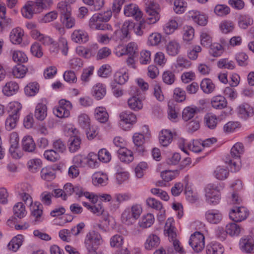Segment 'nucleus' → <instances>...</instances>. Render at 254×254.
<instances>
[{"instance_id": "obj_1", "label": "nucleus", "mask_w": 254, "mask_h": 254, "mask_svg": "<svg viewBox=\"0 0 254 254\" xmlns=\"http://www.w3.org/2000/svg\"><path fill=\"white\" fill-rule=\"evenodd\" d=\"M112 15L111 10H107L103 13H96L90 19L89 26L91 28L98 30H111V25L106 22L111 19Z\"/></svg>"}, {"instance_id": "obj_2", "label": "nucleus", "mask_w": 254, "mask_h": 254, "mask_svg": "<svg viewBox=\"0 0 254 254\" xmlns=\"http://www.w3.org/2000/svg\"><path fill=\"white\" fill-rule=\"evenodd\" d=\"M142 213V207L140 205L135 204L130 208L126 209L122 213V221L127 225L133 224Z\"/></svg>"}, {"instance_id": "obj_3", "label": "nucleus", "mask_w": 254, "mask_h": 254, "mask_svg": "<svg viewBox=\"0 0 254 254\" xmlns=\"http://www.w3.org/2000/svg\"><path fill=\"white\" fill-rule=\"evenodd\" d=\"M102 243L101 235L95 231L88 232L84 240V244L88 251L96 250Z\"/></svg>"}, {"instance_id": "obj_4", "label": "nucleus", "mask_w": 254, "mask_h": 254, "mask_svg": "<svg viewBox=\"0 0 254 254\" xmlns=\"http://www.w3.org/2000/svg\"><path fill=\"white\" fill-rule=\"evenodd\" d=\"M205 192L206 201L208 204L210 205L218 204L221 199L220 193L215 185L208 184L205 188Z\"/></svg>"}, {"instance_id": "obj_5", "label": "nucleus", "mask_w": 254, "mask_h": 254, "mask_svg": "<svg viewBox=\"0 0 254 254\" xmlns=\"http://www.w3.org/2000/svg\"><path fill=\"white\" fill-rule=\"evenodd\" d=\"M145 4L147 16L145 22L149 24L156 23L160 18L158 11V4L154 1Z\"/></svg>"}, {"instance_id": "obj_6", "label": "nucleus", "mask_w": 254, "mask_h": 254, "mask_svg": "<svg viewBox=\"0 0 254 254\" xmlns=\"http://www.w3.org/2000/svg\"><path fill=\"white\" fill-rule=\"evenodd\" d=\"M146 132L138 133L136 132L134 133L132 136V140L134 144L135 149L139 153H142L145 150V147L144 146V143L145 141V138H148L150 135V134L148 133V128L146 126H144Z\"/></svg>"}, {"instance_id": "obj_7", "label": "nucleus", "mask_w": 254, "mask_h": 254, "mask_svg": "<svg viewBox=\"0 0 254 254\" xmlns=\"http://www.w3.org/2000/svg\"><path fill=\"white\" fill-rule=\"evenodd\" d=\"M120 126L125 130L129 129L136 121L135 115L130 111L122 112L120 115Z\"/></svg>"}, {"instance_id": "obj_8", "label": "nucleus", "mask_w": 254, "mask_h": 254, "mask_svg": "<svg viewBox=\"0 0 254 254\" xmlns=\"http://www.w3.org/2000/svg\"><path fill=\"white\" fill-rule=\"evenodd\" d=\"M70 136L68 139V148L71 153H74L79 149V132L78 130L73 127L68 128Z\"/></svg>"}, {"instance_id": "obj_9", "label": "nucleus", "mask_w": 254, "mask_h": 254, "mask_svg": "<svg viewBox=\"0 0 254 254\" xmlns=\"http://www.w3.org/2000/svg\"><path fill=\"white\" fill-rule=\"evenodd\" d=\"M137 47L136 43L130 42L128 43L126 47L122 45H118L115 49V53L118 57L122 56L124 55H128L130 56H136Z\"/></svg>"}, {"instance_id": "obj_10", "label": "nucleus", "mask_w": 254, "mask_h": 254, "mask_svg": "<svg viewBox=\"0 0 254 254\" xmlns=\"http://www.w3.org/2000/svg\"><path fill=\"white\" fill-rule=\"evenodd\" d=\"M82 196H84L89 199L93 203H97L98 198H100L102 201H104L105 202L110 201L112 199V196L110 194H95L88 191H84L82 189H80V197Z\"/></svg>"}, {"instance_id": "obj_11", "label": "nucleus", "mask_w": 254, "mask_h": 254, "mask_svg": "<svg viewBox=\"0 0 254 254\" xmlns=\"http://www.w3.org/2000/svg\"><path fill=\"white\" fill-rule=\"evenodd\" d=\"M97 155L93 152L89 153L87 156H81L80 167L88 166L91 168H96L99 163L97 161Z\"/></svg>"}, {"instance_id": "obj_12", "label": "nucleus", "mask_w": 254, "mask_h": 254, "mask_svg": "<svg viewBox=\"0 0 254 254\" xmlns=\"http://www.w3.org/2000/svg\"><path fill=\"white\" fill-rule=\"evenodd\" d=\"M9 141L10 144L9 151L13 158L17 159L20 156L16 152L18 147L19 137L17 133L12 132L9 135Z\"/></svg>"}, {"instance_id": "obj_13", "label": "nucleus", "mask_w": 254, "mask_h": 254, "mask_svg": "<svg viewBox=\"0 0 254 254\" xmlns=\"http://www.w3.org/2000/svg\"><path fill=\"white\" fill-rule=\"evenodd\" d=\"M237 113L240 118L246 120L254 115V110L249 104L243 103L237 108Z\"/></svg>"}, {"instance_id": "obj_14", "label": "nucleus", "mask_w": 254, "mask_h": 254, "mask_svg": "<svg viewBox=\"0 0 254 254\" xmlns=\"http://www.w3.org/2000/svg\"><path fill=\"white\" fill-rule=\"evenodd\" d=\"M37 6L36 2L32 1H29L26 2L21 9L22 15L28 19L32 18L33 14L38 11L35 10Z\"/></svg>"}, {"instance_id": "obj_15", "label": "nucleus", "mask_w": 254, "mask_h": 254, "mask_svg": "<svg viewBox=\"0 0 254 254\" xmlns=\"http://www.w3.org/2000/svg\"><path fill=\"white\" fill-rule=\"evenodd\" d=\"M31 192V187L27 184H23L21 186V191L19 192L20 198L27 205H31L32 198L30 193Z\"/></svg>"}, {"instance_id": "obj_16", "label": "nucleus", "mask_w": 254, "mask_h": 254, "mask_svg": "<svg viewBox=\"0 0 254 254\" xmlns=\"http://www.w3.org/2000/svg\"><path fill=\"white\" fill-rule=\"evenodd\" d=\"M222 214L217 210H209L205 213L206 220L211 224H217L219 223L222 220Z\"/></svg>"}, {"instance_id": "obj_17", "label": "nucleus", "mask_w": 254, "mask_h": 254, "mask_svg": "<svg viewBox=\"0 0 254 254\" xmlns=\"http://www.w3.org/2000/svg\"><path fill=\"white\" fill-rule=\"evenodd\" d=\"M124 14L127 16H132L137 20L141 17V12L136 4H130L125 6Z\"/></svg>"}, {"instance_id": "obj_18", "label": "nucleus", "mask_w": 254, "mask_h": 254, "mask_svg": "<svg viewBox=\"0 0 254 254\" xmlns=\"http://www.w3.org/2000/svg\"><path fill=\"white\" fill-rule=\"evenodd\" d=\"M32 37L39 42L45 46H49L53 43V39L50 37L41 33L37 29H34L30 32Z\"/></svg>"}, {"instance_id": "obj_19", "label": "nucleus", "mask_w": 254, "mask_h": 254, "mask_svg": "<svg viewBox=\"0 0 254 254\" xmlns=\"http://www.w3.org/2000/svg\"><path fill=\"white\" fill-rule=\"evenodd\" d=\"M23 35L24 31L21 28L19 27L15 28L10 33V40L13 44H19L22 41Z\"/></svg>"}, {"instance_id": "obj_20", "label": "nucleus", "mask_w": 254, "mask_h": 254, "mask_svg": "<svg viewBox=\"0 0 254 254\" xmlns=\"http://www.w3.org/2000/svg\"><path fill=\"white\" fill-rule=\"evenodd\" d=\"M189 16L200 26H205L207 23V17L206 15L201 14L199 11L192 10L189 12Z\"/></svg>"}, {"instance_id": "obj_21", "label": "nucleus", "mask_w": 254, "mask_h": 254, "mask_svg": "<svg viewBox=\"0 0 254 254\" xmlns=\"http://www.w3.org/2000/svg\"><path fill=\"white\" fill-rule=\"evenodd\" d=\"M23 150L28 152H33L36 149V144L31 136H24L22 140Z\"/></svg>"}, {"instance_id": "obj_22", "label": "nucleus", "mask_w": 254, "mask_h": 254, "mask_svg": "<svg viewBox=\"0 0 254 254\" xmlns=\"http://www.w3.org/2000/svg\"><path fill=\"white\" fill-rule=\"evenodd\" d=\"M106 94V86L102 83H97L93 87L92 95L97 100L102 99Z\"/></svg>"}, {"instance_id": "obj_23", "label": "nucleus", "mask_w": 254, "mask_h": 254, "mask_svg": "<svg viewBox=\"0 0 254 254\" xmlns=\"http://www.w3.org/2000/svg\"><path fill=\"white\" fill-rule=\"evenodd\" d=\"M41 177L45 181H52L56 177L55 169L49 166L43 168L41 171Z\"/></svg>"}, {"instance_id": "obj_24", "label": "nucleus", "mask_w": 254, "mask_h": 254, "mask_svg": "<svg viewBox=\"0 0 254 254\" xmlns=\"http://www.w3.org/2000/svg\"><path fill=\"white\" fill-rule=\"evenodd\" d=\"M23 238L22 235H17L13 237L7 245L8 250L14 252H16L22 245Z\"/></svg>"}, {"instance_id": "obj_25", "label": "nucleus", "mask_w": 254, "mask_h": 254, "mask_svg": "<svg viewBox=\"0 0 254 254\" xmlns=\"http://www.w3.org/2000/svg\"><path fill=\"white\" fill-rule=\"evenodd\" d=\"M173 221V218H168L165 226V231H166V233L168 234L169 241L172 242L177 240L176 239L177 234L175 232V227L172 225Z\"/></svg>"}, {"instance_id": "obj_26", "label": "nucleus", "mask_w": 254, "mask_h": 254, "mask_svg": "<svg viewBox=\"0 0 254 254\" xmlns=\"http://www.w3.org/2000/svg\"><path fill=\"white\" fill-rule=\"evenodd\" d=\"M211 104L213 108L221 110L227 106V101L222 96H216L212 98Z\"/></svg>"}, {"instance_id": "obj_27", "label": "nucleus", "mask_w": 254, "mask_h": 254, "mask_svg": "<svg viewBox=\"0 0 254 254\" xmlns=\"http://www.w3.org/2000/svg\"><path fill=\"white\" fill-rule=\"evenodd\" d=\"M118 154L120 160L123 162L129 163L133 160L132 151L126 148L120 149L118 151Z\"/></svg>"}, {"instance_id": "obj_28", "label": "nucleus", "mask_w": 254, "mask_h": 254, "mask_svg": "<svg viewBox=\"0 0 254 254\" xmlns=\"http://www.w3.org/2000/svg\"><path fill=\"white\" fill-rule=\"evenodd\" d=\"M173 134L168 129L162 130L159 134V141L163 146H168L172 141Z\"/></svg>"}, {"instance_id": "obj_29", "label": "nucleus", "mask_w": 254, "mask_h": 254, "mask_svg": "<svg viewBox=\"0 0 254 254\" xmlns=\"http://www.w3.org/2000/svg\"><path fill=\"white\" fill-rule=\"evenodd\" d=\"M95 118L101 123H106L108 120L109 115L105 108L97 107L95 110Z\"/></svg>"}, {"instance_id": "obj_30", "label": "nucleus", "mask_w": 254, "mask_h": 254, "mask_svg": "<svg viewBox=\"0 0 254 254\" xmlns=\"http://www.w3.org/2000/svg\"><path fill=\"white\" fill-rule=\"evenodd\" d=\"M19 89L18 85L15 82L10 81L5 84L2 88L4 95L10 96L15 94Z\"/></svg>"}, {"instance_id": "obj_31", "label": "nucleus", "mask_w": 254, "mask_h": 254, "mask_svg": "<svg viewBox=\"0 0 254 254\" xmlns=\"http://www.w3.org/2000/svg\"><path fill=\"white\" fill-rule=\"evenodd\" d=\"M181 46L179 43L176 40L170 41L166 45V51L169 55L172 56L178 55Z\"/></svg>"}, {"instance_id": "obj_32", "label": "nucleus", "mask_w": 254, "mask_h": 254, "mask_svg": "<svg viewBox=\"0 0 254 254\" xmlns=\"http://www.w3.org/2000/svg\"><path fill=\"white\" fill-rule=\"evenodd\" d=\"M47 112L46 105L43 103H39L36 106L34 116L37 120L43 121L47 116Z\"/></svg>"}, {"instance_id": "obj_33", "label": "nucleus", "mask_w": 254, "mask_h": 254, "mask_svg": "<svg viewBox=\"0 0 254 254\" xmlns=\"http://www.w3.org/2000/svg\"><path fill=\"white\" fill-rule=\"evenodd\" d=\"M160 239L156 235H150L146 240L144 246L146 250H151L153 248H156L160 244Z\"/></svg>"}, {"instance_id": "obj_34", "label": "nucleus", "mask_w": 254, "mask_h": 254, "mask_svg": "<svg viewBox=\"0 0 254 254\" xmlns=\"http://www.w3.org/2000/svg\"><path fill=\"white\" fill-rule=\"evenodd\" d=\"M253 240L251 238H242L240 241L241 250L247 253H251L254 249Z\"/></svg>"}, {"instance_id": "obj_35", "label": "nucleus", "mask_w": 254, "mask_h": 254, "mask_svg": "<svg viewBox=\"0 0 254 254\" xmlns=\"http://www.w3.org/2000/svg\"><path fill=\"white\" fill-rule=\"evenodd\" d=\"M244 152V147L243 144L240 142L236 143L232 147L230 155L228 157L232 158L240 159L241 155Z\"/></svg>"}, {"instance_id": "obj_36", "label": "nucleus", "mask_w": 254, "mask_h": 254, "mask_svg": "<svg viewBox=\"0 0 254 254\" xmlns=\"http://www.w3.org/2000/svg\"><path fill=\"white\" fill-rule=\"evenodd\" d=\"M108 178L106 175L96 172L92 176V183L94 186H105L107 184Z\"/></svg>"}, {"instance_id": "obj_37", "label": "nucleus", "mask_w": 254, "mask_h": 254, "mask_svg": "<svg viewBox=\"0 0 254 254\" xmlns=\"http://www.w3.org/2000/svg\"><path fill=\"white\" fill-rule=\"evenodd\" d=\"M224 248L219 243H210L206 247L207 254H223Z\"/></svg>"}, {"instance_id": "obj_38", "label": "nucleus", "mask_w": 254, "mask_h": 254, "mask_svg": "<svg viewBox=\"0 0 254 254\" xmlns=\"http://www.w3.org/2000/svg\"><path fill=\"white\" fill-rule=\"evenodd\" d=\"M225 161L230 167L231 172H237L241 168V160L239 158H232L230 157H227Z\"/></svg>"}, {"instance_id": "obj_39", "label": "nucleus", "mask_w": 254, "mask_h": 254, "mask_svg": "<svg viewBox=\"0 0 254 254\" xmlns=\"http://www.w3.org/2000/svg\"><path fill=\"white\" fill-rule=\"evenodd\" d=\"M134 26V23L130 22L129 21H125L122 27L121 31H116L115 32L116 34H122V38L124 39L128 37V35L129 31L132 29V27Z\"/></svg>"}, {"instance_id": "obj_40", "label": "nucleus", "mask_w": 254, "mask_h": 254, "mask_svg": "<svg viewBox=\"0 0 254 254\" xmlns=\"http://www.w3.org/2000/svg\"><path fill=\"white\" fill-rule=\"evenodd\" d=\"M83 132L85 134L87 138L91 140L98 134L99 128L96 126L91 124L88 127L83 129Z\"/></svg>"}, {"instance_id": "obj_41", "label": "nucleus", "mask_w": 254, "mask_h": 254, "mask_svg": "<svg viewBox=\"0 0 254 254\" xmlns=\"http://www.w3.org/2000/svg\"><path fill=\"white\" fill-rule=\"evenodd\" d=\"M200 88L206 94L212 93L215 89V85L212 81L208 79L205 78L202 80L200 83Z\"/></svg>"}, {"instance_id": "obj_42", "label": "nucleus", "mask_w": 254, "mask_h": 254, "mask_svg": "<svg viewBox=\"0 0 254 254\" xmlns=\"http://www.w3.org/2000/svg\"><path fill=\"white\" fill-rule=\"evenodd\" d=\"M154 221V217L153 214L148 213L144 215L139 221L138 225L140 227L146 228L150 227Z\"/></svg>"}, {"instance_id": "obj_43", "label": "nucleus", "mask_w": 254, "mask_h": 254, "mask_svg": "<svg viewBox=\"0 0 254 254\" xmlns=\"http://www.w3.org/2000/svg\"><path fill=\"white\" fill-rule=\"evenodd\" d=\"M238 23L241 28L246 29L248 26L253 24V19L248 14L241 15L239 17Z\"/></svg>"}, {"instance_id": "obj_44", "label": "nucleus", "mask_w": 254, "mask_h": 254, "mask_svg": "<svg viewBox=\"0 0 254 254\" xmlns=\"http://www.w3.org/2000/svg\"><path fill=\"white\" fill-rule=\"evenodd\" d=\"M128 107L134 111H138L142 108L141 100L136 96H132L127 101Z\"/></svg>"}, {"instance_id": "obj_45", "label": "nucleus", "mask_w": 254, "mask_h": 254, "mask_svg": "<svg viewBox=\"0 0 254 254\" xmlns=\"http://www.w3.org/2000/svg\"><path fill=\"white\" fill-rule=\"evenodd\" d=\"M19 118V117H17L16 115L13 116L9 114L5 121V128L7 130L14 129L17 126Z\"/></svg>"}, {"instance_id": "obj_46", "label": "nucleus", "mask_w": 254, "mask_h": 254, "mask_svg": "<svg viewBox=\"0 0 254 254\" xmlns=\"http://www.w3.org/2000/svg\"><path fill=\"white\" fill-rule=\"evenodd\" d=\"M13 211L14 215L20 219L23 218L26 214L25 206L21 202H17L14 205Z\"/></svg>"}, {"instance_id": "obj_47", "label": "nucleus", "mask_w": 254, "mask_h": 254, "mask_svg": "<svg viewBox=\"0 0 254 254\" xmlns=\"http://www.w3.org/2000/svg\"><path fill=\"white\" fill-rule=\"evenodd\" d=\"M39 90V86L37 82L30 83L24 88L25 94L28 96L35 95Z\"/></svg>"}, {"instance_id": "obj_48", "label": "nucleus", "mask_w": 254, "mask_h": 254, "mask_svg": "<svg viewBox=\"0 0 254 254\" xmlns=\"http://www.w3.org/2000/svg\"><path fill=\"white\" fill-rule=\"evenodd\" d=\"M197 108L196 107H187L183 111L182 118L187 122L194 117L196 113Z\"/></svg>"}, {"instance_id": "obj_49", "label": "nucleus", "mask_w": 254, "mask_h": 254, "mask_svg": "<svg viewBox=\"0 0 254 254\" xmlns=\"http://www.w3.org/2000/svg\"><path fill=\"white\" fill-rule=\"evenodd\" d=\"M187 3L184 0H175L174 2V10L177 14L184 13L187 8Z\"/></svg>"}, {"instance_id": "obj_50", "label": "nucleus", "mask_w": 254, "mask_h": 254, "mask_svg": "<svg viewBox=\"0 0 254 254\" xmlns=\"http://www.w3.org/2000/svg\"><path fill=\"white\" fill-rule=\"evenodd\" d=\"M42 163V161L40 159H30L27 162L28 168L31 172H36L41 168Z\"/></svg>"}, {"instance_id": "obj_51", "label": "nucleus", "mask_w": 254, "mask_h": 254, "mask_svg": "<svg viewBox=\"0 0 254 254\" xmlns=\"http://www.w3.org/2000/svg\"><path fill=\"white\" fill-rule=\"evenodd\" d=\"M27 68L23 64H18L12 69V74L16 78H23L26 72Z\"/></svg>"}, {"instance_id": "obj_52", "label": "nucleus", "mask_w": 254, "mask_h": 254, "mask_svg": "<svg viewBox=\"0 0 254 254\" xmlns=\"http://www.w3.org/2000/svg\"><path fill=\"white\" fill-rule=\"evenodd\" d=\"M226 233L230 236H238L241 232V228L234 223H230L226 225Z\"/></svg>"}, {"instance_id": "obj_53", "label": "nucleus", "mask_w": 254, "mask_h": 254, "mask_svg": "<svg viewBox=\"0 0 254 254\" xmlns=\"http://www.w3.org/2000/svg\"><path fill=\"white\" fill-rule=\"evenodd\" d=\"M22 108L20 103L18 102H12L9 104V114L11 115H16L17 117L20 116V111Z\"/></svg>"}, {"instance_id": "obj_54", "label": "nucleus", "mask_w": 254, "mask_h": 254, "mask_svg": "<svg viewBox=\"0 0 254 254\" xmlns=\"http://www.w3.org/2000/svg\"><path fill=\"white\" fill-rule=\"evenodd\" d=\"M206 126L210 129L215 128L217 124V118L216 116L207 114L204 117Z\"/></svg>"}, {"instance_id": "obj_55", "label": "nucleus", "mask_w": 254, "mask_h": 254, "mask_svg": "<svg viewBox=\"0 0 254 254\" xmlns=\"http://www.w3.org/2000/svg\"><path fill=\"white\" fill-rule=\"evenodd\" d=\"M58 8L61 13V16L71 15V8L69 3L63 1L59 2L58 4Z\"/></svg>"}, {"instance_id": "obj_56", "label": "nucleus", "mask_w": 254, "mask_h": 254, "mask_svg": "<svg viewBox=\"0 0 254 254\" xmlns=\"http://www.w3.org/2000/svg\"><path fill=\"white\" fill-rule=\"evenodd\" d=\"M73 161L75 164L69 168L68 175L71 178H75L77 177L79 174V169L78 168V156H75L73 158Z\"/></svg>"}, {"instance_id": "obj_57", "label": "nucleus", "mask_w": 254, "mask_h": 254, "mask_svg": "<svg viewBox=\"0 0 254 254\" xmlns=\"http://www.w3.org/2000/svg\"><path fill=\"white\" fill-rule=\"evenodd\" d=\"M162 80L167 85H172L176 80L174 73L170 70L164 71L162 74Z\"/></svg>"}, {"instance_id": "obj_58", "label": "nucleus", "mask_w": 254, "mask_h": 254, "mask_svg": "<svg viewBox=\"0 0 254 254\" xmlns=\"http://www.w3.org/2000/svg\"><path fill=\"white\" fill-rule=\"evenodd\" d=\"M97 157L98 159L104 163H108L111 159L110 153L105 148H102L98 152Z\"/></svg>"}, {"instance_id": "obj_59", "label": "nucleus", "mask_w": 254, "mask_h": 254, "mask_svg": "<svg viewBox=\"0 0 254 254\" xmlns=\"http://www.w3.org/2000/svg\"><path fill=\"white\" fill-rule=\"evenodd\" d=\"M209 47V53L213 57L220 56L223 53L222 46L219 43H214L211 44Z\"/></svg>"}, {"instance_id": "obj_60", "label": "nucleus", "mask_w": 254, "mask_h": 254, "mask_svg": "<svg viewBox=\"0 0 254 254\" xmlns=\"http://www.w3.org/2000/svg\"><path fill=\"white\" fill-rule=\"evenodd\" d=\"M214 175L217 179L223 180L227 178L229 172L225 167L218 166L214 172Z\"/></svg>"}, {"instance_id": "obj_61", "label": "nucleus", "mask_w": 254, "mask_h": 254, "mask_svg": "<svg viewBox=\"0 0 254 254\" xmlns=\"http://www.w3.org/2000/svg\"><path fill=\"white\" fill-rule=\"evenodd\" d=\"M44 156L47 160L56 162L60 159L59 153L53 149L47 150L44 152Z\"/></svg>"}, {"instance_id": "obj_62", "label": "nucleus", "mask_w": 254, "mask_h": 254, "mask_svg": "<svg viewBox=\"0 0 254 254\" xmlns=\"http://www.w3.org/2000/svg\"><path fill=\"white\" fill-rule=\"evenodd\" d=\"M230 8L225 4H217L214 8V12L218 16H223L229 14Z\"/></svg>"}, {"instance_id": "obj_63", "label": "nucleus", "mask_w": 254, "mask_h": 254, "mask_svg": "<svg viewBox=\"0 0 254 254\" xmlns=\"http://www.w3.org/2000/svg\"><path fill=\"white\" fill-rule=\"evenodd\" d=\"M178 28V23L175 20H171L164 26V31L166 34L173 33Z\"/></svg>"}, {"instance_id": "obj_64", "label": "nucleus", "mask_w": 254, "mask_h": 254, "mask_svg": "<svg viewBox=\"0 0 254 254\" xmlns=\"http://www.w3.org/2000/svg\"><path fill=\"white\" fill-rule=\"evenodd\" d=\"M128 74L126 72L122 73L121 72H117L115 74L114 80L115 82L118 84L123 85L128 80Z\"/></svg>"}]
</instances>
